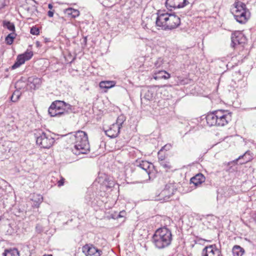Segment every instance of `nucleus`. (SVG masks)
Returning a JSON list of instances; mask_svg holds the SVG:
<instances>
[{
  "mask_svg": "<svg viewBox=\"0 0 256 256\" xmlns=\"http://www.w3.org/2000/svg\"><path fill=\"white\" fill-rule=\"evenodd\" d=\"M70 142L74 145L72 152L76 155L86 154L90 150V146L86 133L78 130L74 134H70Z\"/></svg>",
  "mask_w": 256,
  "mask_h": 256,
  "instance_id": "f257e3e1",
  "label": "nucleus"
},
{
  "mask_svg": "<svg viewBox=\"0 0 256 256\" xmlns=\"http://www.w3.org/2000/svg\"><path fill=\"white\" fill-rule=\"evenodd\" d=\"M156 26L164 30H171L178 27L180 24L179 16L174 14L158 12Z\"/></svg>",
  "mask_w": 256,
  "mask_h": 256,
  "instance_id": "f03ea898",
  "label": "nucleus"
},
{
  "mask_svg": "<svg viewBox=\"0 0 256 256\" xmlns=\"http://www.w3.org/2000/svg\"><path fill=\"white\" fill-rule=\"evenodd\" d=\"M206 118L210 126H223L231 120L232 113L228 110H218L208 113Z\"/></svg>",
  "mask_w": 256,
  "mask_h": 256,
  "instance_id": "7ed1b4c3",
  "label": "nucleus"
},
{
  "mask_svg": "<svg viewBox=\"0 0 256 256\" xmlns=\"http://www.w3.org/2000/svg\"><path fill=\"white\" fill-rule=\"evenodd\" d=\"M172 240L171 230L164 226L156 230L152 238V242L158 249H163L168 246Z\"/></svg>",
  "mask_w": 256,
  "mask_h": 256,
  "instance_id": "20e7f679",
  "label": "nucleus"
},
{
  "mask_svg": "<svg viewBox=\"0 0 256 256\" xmlns=\"http://www.w3.org/2000/svg\"><path fill=\"white\" fill-rule=\"evenodd\" d=\"M72 106L64 101L56 100L48 108V114L51 116H60L68 114L72 110Z\"/></svg>",
  "mask_w": 256,
  "mask_h": 256,
  "instance_id": "39448f33",
  "label": "nucleus"
},
{
  "mask_svg": "<svg viewBox=\"0 0 256 256\" xmlns=\"http://www.w3.org/2000/svg\"><path fill=\"white\" fill-rule=\"evenodd\" d=\"M34 136L36 138V144L40 148L48 149L54 144V138L50 134L44 132L42 130H36Z\"/></svg>",
  "mask_w": 256,
  "mask_h": 256,
  "instance_id": "423d86ee",
  "label": "nucleus"
},
{
  "mask_svg": "<svg viewBox=\"0 0 256 256\" xmlns=\"http://www.w3.org/2000/svg\"><path fill=\"white\" fill-rule=\"evenodd\" d=\"M33 56V53L32 51H26L24 53L20 54L16 58V60L15 63L12 66V70L16 69L22 64H24L26 60H30Z\"/></svg>",
  "mask_w": 256,
  "mask_h": 256,
  "instance_id": "0eeeda50",
  "label": "nucleus"
},
{
  "mask_svg": "<svg viewBox=\"0 0 256 256\" xmlns=\"http://www.w3.org/2000/svg\"><path fill=\"white\" fill-rule=\"evenodd\" d=\"M189 4L187 0H166V6L168 9L172 10V8H180L184 7Z\"/></svg>",
  "mask_w": 256,
  "mask_h": 256,
  "instance_id": "6e6552de",
  "label": "nucleus"
},
{
  "mask_svg": "<svg viewBox=\"0 0 256 256\" xmlns=\"http://www.w3.org/2000/svg\"><path fill=\"white\" fill-rule=\"evenodd\" d=\"M202 256H222L221 252L217 248L216 244L206 246L202 250Z\"/></svg>",
  "mask_w": 256,
  "mask_h": 256,
  "instance_id": "1a4fd4ad",
  "label": "nucleus"
},
{
  "mask_svg": "<svg viewBox=\"0 0 256 256\" xmlns=\"http://www.w3.org/2000/svg\"><path fill=\"white\" fill-rule=\"evenodd\" d=\"M82 252L86 256H100L102 252L92 245L86 244L82 247Z\"/></svg>",
  "mask_w": 256,
  "mask_h": 256,
  "instance_id": "9d476101",
  "label": "nucleus"
},
{
  "mask_svg": "<svg viewBox=\"0 0 256 256\" xmlns=\"http://www.w3.org/2000/svg\"><path fill=\"white\" fill-rule=\"evenodd\" d=\"M250 10L244 3L241 2V24H246L250 18Z\"/></svg>",
  "mask_w": 256,
  "mask_h": 256,
  "instance_id": "9b49d317",
  "label": "nucleus"
},
{
  "mask_svg": "<svg viewBox=\"0 0 256 256\" xmlns=\"http://www.w3.org/2000/svg\"><path fill=\"white\" fill-rule=\"evenodd\" d=\"M120 129L118 125L113 124L108 129L105 130V133L110 138H116L120 132Z\"/></svg>",
  "mask_w": 256,
  "mask_h": 256,
  "instance_id": "f8f14e48",
  "label": "nucleus"
},
{
  "mask_svg": "<svg viewBox=\"0 0 256 256\" xmlns=\"http://www.w3.org/2000/svg\"><path fill=\"white\" fill-rule=\"evenodd\" d=\"M30 200L32 202V206L34 208L39 207L40 204L43 200V198L42 195L40 194H34L30 195Z\"/></svg>",
  "mask_w": 256,
  "mask_h": 256,
  "instance_id": "ddd939ff",
  "label": "nucleus"
},
{
  "mask_svg": "<svg viewBox=\"0 0 256 256\" xmlns=\"http://www.w3.org/2000/svg\"><path fill=\"white\" fill-rule=\"evenodd\" d=\"M141 99L143 98L147 101L152 100L154 96V90L152 88L144 89L141 93Z\"/></svg>",
  "mask_w": 256,
  "mask_h": 256,
  "instance_id": "4468645a",
  "label": "nucleus"
},
{
  "mask_svg": "<svg viewBox=\"0 0 256 256\" xmlns=\"http://www.w3.org/2000/svg\"><path fill=\"white\" fill-rule=\"evenodd\" d=\"M28 81L31 84H32V86H31V88L34 90L38 88L42 83V79L36 76L29 78H28Z\"/></svg>",
  "mask_w": 256,
  "mask_h": 256,
  "instance_id": "2eb2a0df",
  "label": "nucleus"
},
{
  "mask_svg": "<svg viewBox=\"0 0 256 256\" xmlns=\"http://www.w3.org/2000/svg\"><path fill=\"white\" fill-rule=\"evenodd\" d=\"M239 6V2H236L230 8V12L234 15L235 20L238 22L240 23V16L238 14H236L240 12Z\"/></svg>",
  "mask_w": 256,
  "mask_h": 256,
  "instance_id": "dca6fc26",
  "label": "nucleus"
},
{
  "mask_svg": "<svg viewBox=\"0 0 256 256\" xmlns=\"http://www.w3.org/2000/svg\"><path fill=\"white\" fill-rule=\"evenodd\" d=\"M205 180V177L202 174H198L192 177L190 179V182L194 184V186H198L204 182Z\"/></svg>",
  "mask_w": 256,
  "mask_h": 256,
  "instance_id": "f3484780",
  "label": "nucleus"
},
{
  "mask_svg": "<svg viewBox=\"0 0 256 256\" xmlns=\"http://www.w3.org/2000/svg\"><path fill=\"white\" fill-rule=\"evenodd\" d=\"M254 154L249 150H246L244 154L241 156V164L246 163L252 160Z\"/></svg>",
  "mask_w": 256,
  "mask_h": 256,
  "instance_id": "a211bd4d",
  "label": "nucleus"
},
{
  "mask_svg": "<svg viewBox=\"0 0 256 256\" xmlns=\"http://www.w3.org/2000/svg\"><path fill=\"white\" fill-rule=\"evenodd\" d=\"M170 77V74L165 70H159L158 72H155L154 76V78L155 80H159L161 78L167 80Z\"/></svg>",
  "mask_w": 256,
  "mask_h": 256,
  "instance_id": "6ab92c4d",
  "label": "nucleus"
},
{
  "mask_svg": "<svg viewBox=\"0 0 256 256\" xmlns=\"http://www.w3.org/2000/svg\"><path fill=\"white\" fill-rule=\"evenodd\" d=\"M240 31H236L232 34L231 36L232 47L234 48L236 44H240Z\"/></svg>",
  "mask_w": 256,
  "mask_h": 256,
  "instance_id": "aec40b11",
  "label": "nucleus"
},
{
  "mask_svg": "<svg viewBox=\"0 0 256 256\" xmlns=\"http://www.w3.org/2000/svg\"><path fill=\"white\" fill-rule=\"evenodd\" d=\"M140 168L144 170L148 175L150 173V167L152 164L148 161H142L138 166Z\"/></svg>",
  "mask_w": 256,
  "mask_h": 256,
  "instance_id": "412c9836",
  "label": "nucleus"
},
{
  "mask_svg": "<svg viewBox=\"0 0 256 256\" xmlns=\"http://www.w3.org/2000/svg\"><path fill=\"white\" fill-rule=\"evenodd\" d=\"M172 196V194H169V192L166 189L164 188L160 194V198L158 200H162V202H167Z\"/></svg>",
  "mask_w": 256,
  "mask_h": 256,
  "instance_id": "4be33fe9",
  "label": "nucleus"
},
{
  "mask_svg": "<svg viewBox=\"0 0 256 256\" xmlns=\"http://www.w3.org/2000/svg\"><path fill=\"white\" fill-rule=\"evenodd\" d=\"M115 84L114 81H102L100 82L99 86L102 89L108 90L114 87Z\"/></svg>",
  "mask_w": 256,
  "mask_h": 256,
  "instance_id": "5701e85b",
  "label": "nucleus"
},
{
  "mask_svg": "<svg viewBox=\"0 0 256 256\" xmlns=\"http://www.w3.org/2000/svg\"><path fill=\"white\" fill-rule=\"evenodd\" d=\"M65 12L72 18H77L80 16V11L78 10L74 9L72 8H66Z\"/></svg>",
  "mask_w": 256,
  "mask_h": 256,
  "instance_id": "b1692460",
  "label": "nucleus"
},
{
  "mask_svg": "<svg viewBox=\"0 0 256 256\" xmlns=\"http://www.w3.org/2000/svg\"><path fill=\"white\" fill-rule=\"evenodd\" d=\"M4 256H20L19 252L16 248L6 250L3 253Z\"/></svg>",
  "mask_w": 256,
  "mask_h": 256,
  "instance_id": "393cba45",
  "label": "nucleus"
},
{
  "mask_svg": "<svg viewBox=\"0 0 256 256\" xmlns=\"http://www.w3.org/2000/svg\"><path fill=\"white\" fill-rule=\"evenodd\" d=\"M2 26L10 31L11 32H15V26L14 23L8 20H4Z\"/></svg>",
  "mask_w": 256,
  "mask_h": 256,
  "instance_id": "a878e982",
  "label": "nucleus"
},
{
  "mask_svg": "<svg viewBox=\"0 0 256 256\" xmlns=\"http://www.w3.org/2000/svg\"><path fill=\"white\" fill-rule=\"evenodd\" d=\"M164 189L169 192V194H174L176 190V187L174 183L169 182L165 186Z\"/></svg>",
  "mask_w": 256,
  "mask_h": 256,
  "instance_id": "bb28decb",
  "label": "nucleus"
},
{
  "mask_svg": "<svg viewBox=\"0 0 256 256\" xmlns=\"http://www.w3.org/2000/svg\"><path fill=\"white\" fill-rule=\"evenodd\" d=\"M115 185V182L112 178H105L103 182V186L106 188H112Z\"/></svg>",
  "mask_w": 256,
  "mask_h": 256,
  "instance_id": "cd10ccee",
  "label": "nucleus"
},
{
  "mask_svg": "<svg viewBox=\"0 0 256 256\" xmlns=\"http://www.w3.org/2000/svg\"><path fill=\"white\" fill-rule=\"evenodd\" d=\"M244 143L243 148L244 150H248V148H252V147L256 148V145L254 143L253 141L250 140H244Z\"/></svg>",
  "mask_w": 256,
  "mask_h": 256,
  "instance_id": "c85d7f7f",
  "label": "nucleus"
},
{
  "mask_svg": "<svg viewBox=\"0 0 256 256\" xmlns=\"http://www.w3.org/2000/svg\"><path fill=\"white\" fill-rule=\"evenodd\" d=\"M94 198V194L92 192V188H89L86 192V195L85 196V199L88 203L92 202V200Z\"/></svg>",
  "mask_w": 256,
  "mask_h": 256,
  "instance_id": "c756f323",
  "label": "nucleus"
},
{
  "mask_svg": "<svg viewBox=\"0 0 256 256\" xmlns=\"http://www.w3.org/2000/svg\"><path fill=\"white\" fill-rule=\"evenodd\" d=\"M16 34L15 32H10L6 38V42L8 44L10 45L12 44L14 39L16 36Z\"/></svg>",
  "mask_w": 256,
  "mask_h": 256,
  "instance_id": "7c9ffc66",
  "label": "nucleus"
},
{
  "mask_svg": "<svg viewBox=\"0 0 256 256\" xmlns=\"http://www.w3.org/2000/svg\"><path fill=\"white\" fill-rule=\"evenodd\" d=\"M240 159V156H238L236 160H234L228 163V166H230V168L228 170L230 172H232L233 171H234L236 168H234L236 164V162Z\"/></svg>",
  "mask_w": 256,
  "mask_h": 256,
  "instance_id": "2f4dec72",
  "label": "nucleus"
},
{
  "mask_svg": "<svg viewBox=\"0 0 256 256\" xmlns=\"http://www.w3.org/2000/svg\"><path fill=\"white\" fill-rule=\"evenodd\" d=\"M126 120L125 117L124 115H120L118 116L117 118L116 121V123H114V124H116L120 128L122 126V124Z\"/></svg>",
  "mask_w": 256,
  "mask_h": 256,
  "instance_id": "473e14b6",
  "label": "nucleus"
},
{
  "mask_svg": "<svg viewBox=\"0 0 256 256\" xmlns=\"http://www.w3.org/2000/svg\"><path fill=\"white\" fill-rule=\"evenodd\" d=\"M240 246L235 245L232 248V254L233 256H240Z\"/></svg>",
  "mask_w": 256,
  "mask_h": 256,
  "instance_id": "72a5a7b5",
  "label": "nucleus"
},
{
  "mask_svg": "<svg viewBox=\"0 0 256 256\" xmlns=\"http://www.w3.org/2000/svg\"><path fill=\"white\" fill-rule=\"evenodd\" d=\"M160 166H162L166 170V171H168V170L172 168L169 162L162 161L161 160L160 163Z\"/></svg>",
  "mask_w": 256,
  "mask_h": 256,
  "instance_id": "f704fd0d",
  "label": "nucleus"
},
{
  "mask_svg": "<svg viewBox=\"0 0 256 256\" xmlns=\"http://www.w3.org/2000/svg\"><path fill=\"white\" fill-rule=\"evenodd\" d=\"M30 32L33 35H38L39 34L40 30L36 26H32L30 29Z\"/></svg>",
  "mask_w": 256,
  "mask_h": 256,
  "instance_id": "c9c22d12",
  "label": "nucleus"
},
{
  "mask_svg": "<svg viewBox=\"0 0 256 256\" xmlns=\"http://www.w3.org/2000/svg\"><path fill=\"white\" fill-rule=\"evenodd\" d=\"M23 250L26 252V256H31V253L30 252V248L28 246H26L23 247Z\"/></svg>",
  "mask_w": 256,
  "mask_h": 256,
  "instance_id": "e433bc0d",
  "label": "nucleus"
},
{
  "mask_svg": "<svg viewBox=\"0 0 256 256\" xmlns=\"http://www.w3.org/2000/svg\"><path fill=\"white\" fill-rule=\"evenodd\" d=\"M125 214H126L125 211L122 210V211L120 212L116 216L112 215V218H122V217H124Z\"/></svg>",
  "mask_w": 256,
  "mask_h": 256,
  "instance_id": "4c0bfd02",
  "label": "nucleus"
},
{
  "mask_svg": "<svg viewBox=\"0 0 256 256\" xmlns=\"http://www.w3.org/2000/svg\"><path fill=\"white\" fill-rule=\"evenodd\" d=\"M64 178H62L58 182L57 184H58V186L60 187V186H63L64 184Z\"/></svg>",
  "mask_w": 256,
  "mask_h": 256,
  "instance_id": "58836bf2",
  "label": "nucleus"
},
{
  "mask_svg": "<svg viewBox=\"0 0 256 256\" xmlns=\"http://www.w3.org/2000/svg\"><path fill=\"white\" fill-rule=\"evenodd\" d=\"M240 34H241V44L242 42L245 43V41L246 40V36L244 34H243L242 31H241Z\"/></svg>",
  "mask_w": 256,
  "mask_h": 256,
  "instance_id": "ea45409f",
  "label": "nucleus"
},
{
  "mask_svg": "<svg viewBox=\"0 0 256 256\" xmlns=\"http://www.w3.org/2000/svg\"><path fill=\"white\" fill-rule=\"evenodd\" d=\"M162 62V60L160 58L156 62H155V66L156 67H159L160 65V63Z\"/></svg>",
  "mask_w": 256,
  "mask_h": 256,
  "instance_id": "a19ab883",
  "label": "nucleus"
},
{
  "mask_svg": "<svg viewBox=\"0 0 256 256\" xmlns=\"http://www.w3.org/2000/svg\"><path fill=\"white\" fill-rule=\"evenodd\" d=\"M48 15L49 17H50V18L54 16V12L49 10L48 12Z\"/></svg>",
  "mask_w": 256,
  "mask_h": 256,
  "instance_id": "79ce46f5",
  "label": "nucleus"
},
{
  "mask_svg": "<svg viewBox=\"0 0 256 256\" xmlns=\"http://www.w3.org/2000/svg\"><path fill=\"white\" fill-rule=\"evenodd\" d=\"M18 96H17L16 98H14V94L13 95H12V96H11V100L12 101V102H16L17 100L18 99Z\"/></svg>",
  "mask_w": 256,
  "mask_h": 256,
  "instance_id": "37998d69",
  "label": "nucleus"
},
{
  "mask_svg": "<svg viewBox=\"0 0 256 256\" xmlns=\"http://www.w3.org/2000/svg\"><path fill=\"white\" fill-rule=\"evenodd\" d=\"M164 157L163 156H160L158 157V162L159 164L160 163L161 160L162 161H164Z\"/></svg>",
  "mask_w": 256,
  "mask_h": 256,
  "instance_id": "c03bdc74",
  "label": "nucleus"
},
{
  "mask_svg": "<svg viewBox=\"0 0 256 256\" xmlns=\"http://www.w3.org/2000/svg\"><path fill=\"white\" fill-rule=\"evenodd\" d=\"M244 253V250L241 248V256H242Z\"/></svg>",
  "mask_w": 256,
  "mask_h": 256,
  "instance_id": "a18cd8bd",
  "label": "nucleus"
},
{
  "mask_svg": "<svg viewBox=\"0 0 256 256\" xmlns=\"http://www.w3.org/2000/svg\"><path fill=\"white\" fill-rule=\"evenodd\" d=\"M52 7H53V6H52V4H48V8L52 9Z\"/></svg>",
  "mask_w": 256,
  "mask_h": 256,
  "instance_id": "49530a36",
  "label": "nucleus"
},
{
  "mask_svg": "<svg viewBox=\"0 0 256 256\" xmlns=\"http://www.w3.org/2000/svg\"><path fill=\"white\" fill-rule=\"evenodd\" d=\"M20 82H20V81H18V82H16V88H17V87H18V84H19Z\"/></svg>",
  "mask_w": 256,
  "mask_h": 256,
  "instance_id": "de8ad7c7",
  "label": "nucleus"
},
{
  "mask_svg": "<svg viewBox=\"0 0 256 256\" xmlns=\"http://www.w3.org/2000/svg\"><path fill=\"white\" fill-rule=\"evenodd\" d=\"M254 219L256 222V212L254 214Z\"/></svg>",
  "mask_w": 256,
  "mask_h": 256,
  "instance_id": "09e8293b",
  "label": "nucleus"
},
{
  "mask_svg": "<svg viewBox=\"0 0 256 256\" xmlns=\"http://www.w3.org/2000/svg\"><path fill=\"white\" fill-rule=\"evenodd\" d=\"M86 40H86V38H84V42L85 44H86Z\"/></svg>",
  "mask_w": 256,
  "mask_h": 256,
  "instance_id": "8fccbe9b",
  "label": "nucleus"
},
{
  "mask_svg": "<svg viewBox=\"0 0 256 256\" xmlns=\"http://www.w3.org/2000/svg\"><path fill=\"white\" fill-rule=\"evenodd\" d=\"M44 256H52V255L51 254H44Z\"/></svg>",
  "mask_w": 256,
  "mask_h": 256,
  "instance_id": "3c124183",
  "label": "nucleus"
},
{
  "mask_svg": "<svg viewBox=\"0 0 256 256\" xmlns=\"http://www.w3.org/2000/svg\"><path fill=\"white\" fill-rule=\"evenodd\" d=\"M45 41H46V42H48V38H45Z\"/></svg>",
  "mask_w": 256,
  "mask_h": 256,
  "instance_id": "603ef678",
  "label": "nucleus"
},
{
  "mask_svg": "<svg viewBox=\"0 0 256 256\" xmlns=\"http://www.w3.org/2000/svg\"><path fill=\"white\" fill-rule=\"evenodd\" d=\"M34 6V8H35V9H36V6Z\"/></svg>",
  "mask_w": 256,
  "mask_h": 256,
  "instance_id": "864d4df0",
  "label": "nucleus"
},
{
  "mask_svg": "<svg viewBox=\"0 0 256 256\" xmlns=\"http://www.w3.org/2000/svg\"><path fill=\"white\" fill-rule=\"evenodd\" d=\"M2 220V217L0 216V221Z\"/></svg>",
  "mask_w": 256,
  "mask_h": 256,
  "instance_id": "5fc2aeb1",
  "label": "nucleus"
}]
</instances>
